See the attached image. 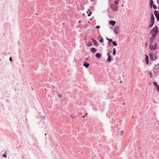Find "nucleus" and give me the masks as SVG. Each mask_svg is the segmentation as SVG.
<instances>
[{
  "label": "nucleus",
  "instance_id": "nucleus-1",
  "mask_svg": "<svg viewBox=\"0 0 159 159\" xmlns=\"http://www.w3.org/2000/svg\"><path fill=\"white\" fill-rule=\"evenodd\" d=\"M150 33L152 34V37L155 38L157 34L159 33L158 26H155L151 30Z\"/></svg>",
  "mask_w": 159,
  "mask_h": 159
},
{
  "label": "nucleus",
  "instance_id": "nucleus-2",
  "mask_svg": "<svg viewBox=\"0 0 159 159\" xmlns=\"http://www.w3.org/2000/svg\"><path fill=\"white\" fill-rule=\"evenodd\" d=\"M153 73L155 75L157 74V73L159 72V66L158 65H155L153 68Z\"/></svg>",
  "mask_w": 159,
  "mask_h": 159
},
{
  "label": "nucleus",
  "instance_id": "nucleus-3",
  "mask_svg": "<svg viewBox=\"0 0 159 159\" xmlns=\"http://www.w3.org/2000/svg\"><path fill=\"white\" fill-rule=\"evenodd\" d=\"M107 56L108 57L106 61L107 62L110 63L112 61H113V60L112 58V57H111L109 53H107Z\"/></svg>",
  "mask_w": 159,
  "mask_h": 159
},
{
  "label": "nucleus",
  "instance_id": "nucleus-4",
  "mask_svg": "<svg viewBox=\"0 0 159 159\" xmlns=\"http://www.w3.org/2000/svg\"><path fill=\"white\" fill-rule=\"evenodd\" d=\"M110 7L114 11H117L118 9V7L113 4H112L111 5Z\"/></svg>",
  "mask_w": 159,
  "mask_h": 159
},
{
  "label": "nucleus",
  "instance_id": "nucleus-5",
  "mask_svg": "<svg viewBox=\"0 0 159 159\" xmlns=\"http://www.w3.org/2000/svg\"><path fill=\"white\" fill-rule=\"evenodd\" d=\"M154 13L157 20L158 21H159V11L157 10H155L154 11Z\"/></svg>",
  "mask_w": 159,
  "mask_h": 159
},
{
  "label": "nucleus",
  "instance_id": "nucleus-6",
  "mask_svg": "<svg viewBox=\"0 0 159 159\" xmlns=\"http://www.w3.org/2000/svg\"><path fill=\"white\" fill-rule=\"evenodd\" d=\"M119 28L120 27L119 26H116L115 27L114 29V32L115 34H117L119 32Z\"/></svg>",
  "mask_w": 159,
  "mask_h": 159
},
{
  "label": "nucleus",
  "instance_id": "nucleus-7",
  "mask_svg": "<svg viewBox=\"0 0 159 159\" xmlns=\"http://www.w3.org/2000/svg\"><path fill=\"white\" fill-rule=\"evenodd\" d=\"M91 39L92 41V42L93 43L94 46H98L99 45L98 43L94 38H92Z\"/></svg>",
  "mask_w": 159,
  "mask_h": 159
},
{
  "label": "nucleus",
  "instance_id": "nucleus-8",
  "mask_svg": "<svg viewBox=\"0 0 159 159\" xmlns=\"http://www.w3.org/2000/svg\"><path fill=\"white\" fill-rule=\"evenodd\" d=\"M145 61L146 62L145 64L146 65H148V64L149 62V61H148L149 57H148V56L147 55V54H145Z\"/></svg>",
  "mask_w": 159,
  "mask_h": 159
},
{
  "label": "nucleus",
  "instance_id": "nucleus-9",
  "mask_svg": "<svg viewBox=\"0 0 159 159\" xmlns=\"http://www.w3.org/2000/svg\"><path fill=\"white\" fill-rule=\"evenodd\" d=\"M149 57L150 59V60L151 61H155V59H154V54H152L151 53H149Z\"/></svg>",
  "mask_w": 159,
  "mask_h": 159
},
{
  "label": "nucleus",
  "instance_id": "nucleus-10",
  "mask_svg": "<svg viewBox=\"0 0 159 159\" xmlns=\"http://www.w3.org/2000/svg\"><path fill=\"white\" fill-rule=\"evenodd\" d=\"M150 21L154 22L155 21V17L152 13H151L150 14Z\"/></svg>",
  "mask_w": 159,
  "mask_h": 159
},
{
  "label": "nucleus",
  "instance_id": "nucleus-11",
  "mask_svg": "<svg viewBox=\"0 0 159 159\" xmlns=\"http://www.w3.org/2000/svg\"><path fill=\"white\" fill-rule=\"evenodd\" d=\"M116 23V21L113 20H110L109 22V24L113 26H114L115 25Z\"/></svg>",
  "mask_w": 159,
  "mask_h": 159
},
{
  "label": "nucleus",
  "instance_id": "nucleus-12",
  "mask_svg": "<svg viewBox=\"0 0 159 159\" xmlns=\"http://www.w3.org/2000/svg\"><path fill=\"white\" fill-rule=\"evenodd\" d=\"M90 51L93 54L97 51V50L95 48L92 47L90 49Z\"/></svg>",
  "mask_w": 159,
  "mask_h": 159
},
{
  "label": "nucleus",
  "instance_id": "nucleus-13",
  "mask_svg": "<svg viewBox=\"0 0 159 159\" xmlns=\"http://www.w3.org/2000/svg\"><path fill=\"white\" fill-rule=\"evenodd\" d=\"M102 56V55L99 52L97 53L95 55V57L98 59H100Z\"/></svg>",
  "mask_w": 159,
  "mask_h": 159
},
{
  "label": "nucleus",
  "instance_id": "nucleus-14",
  "mask_svg": "<svg viewBox=\"0 0 159 159\" xmlns=\"http://www.w3.org/2000/svg\"><path fill=\"white\" fill-rule=\"evenodd\" d=\"M89 66V64L87 62H84L83 66H84L86 68H88Z\"/></svg>",
  "mask_w": 159,
  "mask_h": 159
},
{
  "label": "nucleus",
  "instance_id": "nucleus-15",
  "mask_svg": "<svg viewBox=\"0 0 159 159\" xmlns=\"http://www.w3.org/2000/svg\"><path fill=\"white\" fill-rule=\"evenodd\" d=\"M154 22H152V21H150L148 25V28H150L152 27V26L154 25Z\"/></svg>",
  "mask_w": 159,
  "mask_h": 159
},
{
  "label": "nucleus",
  "instance_id": "nucleus-16",
  "mask_svg": "<svg viewBox=\"0 0 159 159\" xmlns=\"http://www.w3.org/2000/svg\"><path fill=\"white\" fill-rule=\"evenodd\" d=\"M154 38L152 37V36L149 38L150 44H152L153 43L154 40L155 39Z\"/></svg>",
  "mask_w": 159,
  "mask_h": 159
},
{
  "label": "nucleus",
  "instance_id": "nucleus-17",
  "mask_svg": "<svg viewBox=\"0 0 159 159\" xmlns=\"http://www.w3.org/2000/svg\"><path fill=\"white\" fill-rule=\"evenodd\" d=\"M149 49H150L151 51H152L153 50H155L156 49H154L155 46L153 45H152V44H150L149 46Z\"/></svg>",
  "mask_w": 159,
  "mask_h": 159
},
{
  "label": "nucleus",
  "instance_id": "nucleus-18",
  "mask_svg": "<svg viewBox=\"0 0 159 159\" xmlns=\"http://www.w3.org/2000/svg\"><path fill=\"white\" fill-rule=\"evenodd\" d=\"M149 6L151 8H152V5L154 4L153 0H149Z\"/></svg>",
  "mask_w": 159,
  "mask_h": 159
},
{
  "label": "nucleus",
  "instance_id": "nucleus-19",
  "mask_svg": "<svg viewBox=\"0 0 159 159\" xmlns=\"http://www.w3.org/2000/svg\"><path fill=\"white\" fill-rule=\"evenodd\" d=\"M4 154L2 155V157L4 158H6L7 157V151H4Z\"/></svg>",
  "mask_w": 159,
  "mask_h": 159
},
{
  "label": "nucleus",
  "instance_id": "nucleus-20",
  "mask_svg": "<svg viewBox=\"0 0 159 159\" xmlns=\"http://www.w3.org/2000/svg\"><path fill=\"white\" fill-rule=\"evenodd\" d=\"M116 48H114L113 49V52H112V54L113 56H115L116 55Z\"/></svg>",
  "mask_w": 159,
  "mask_h": 159
},
{
  "label": "nucleus",
  "instance_id": "nucleus-21",
  "mask_svg": "<svg viewBox=\"0 0 159 159\" xmlns=\"http://www.w3.org/2000/svg\"><path fill=\"white\" fill-rule=\"evenodd\" d=\"M120 1V0H115L114 2V3L116 5H118Z\"/></svg>",
  "mask_w": 159,
  "mask_h": 159
},
{
  "label": "nucleus",
  "instance_id": "nucleus-22",
  "mask_svg": "<svg viewBox=\"0 0 159 159\" xmlns=\"http://www.w3.org/2000/svg\"><path fill=\"white\" fill-rule=\"evenodd\" d=\"M99 37L101 38L99 40V42L100 43H103L104 41L103 38L101 36H99Z\"/></svg>",
  "mask_w": 159,
  "mask_h": 159
},
{
  "label": "nucleus",
  "instance_id": "nucleus-23",
  "mask_svg": "<svg viewBox=\"0 0 159 159\" xmlns=\"http://www.w3.org/2000/svg\"><path fill=\"white\" fill-rule=\"evenodd\" d=\"M152 7H153V8L154 9H157V7L156 5L154 4L152 5Z\"/></svg>",
  "mask_w": 159,
  "mask_h": 159
},
{
  "label": "nucleus",
  "instance_id": "nucleus-24",
  "mask_svg": "<svg viewBox=\"0 0 159 159\" xmlns=\"http://www.w3.org/2000/svg\"><path fill=\"white\" fill-rule=\"evenodd\" d=\"M112 43L113 45L114 46H116L117 45V44L115 41H113L112 42Z\"/></svg>",
  "mask_w": 159,
  "mask_h": 159
},
{
  "label": "nucleus",
  "instance_id": "nucleus-25",
  "mask_svg": "<svg viewBox=\"0 0 159 159\" xmlns=\"http://www.w3.org/2000/svg\"><path fill=\"white\" fill-rule=\"evenodd\" d=\"M89 11H90L89 13L88 14V16H90L92 13V11H91L90 9H89Z\"/></svg>",
  "mask_w": 159,
  "mask_h": 159
},
{
  "label": "nucleus",
  "instance_id": "nucleus-26",
  "mask_svg": "<svg viewBox=\"0 0 159 159\" xmlns=\"http://www.w3.org/2000/svg\"><path fill=\"white\" fill-rule=\"evenodd\" d=\"M92 45V43L90 42H89L88 43V46L90 47Z\"/></svg>",
  "mask_w": 159,
  "mask_h": 159
},
{
  "label": "nucleus",
  "instance_id": "nucleus-27",
  "mask_svg": "<svg viewBox=\"0 0 159 159\" xmlns=\"http://www.w3.org/2000/svg\"><path fill=\"white\" fill-rule=\"evenodd\" d=\"M108 41H109V42L107 44H110V43L112 42L113 41L112 39H109V40Z\"/></svg>",
  "mask_w": 159,
  "mask_h": 159
},
{
  "label": "nucleus",
  "instance_id": "nucleus-28",
  "mask_svg": "<svg viewBox=\"0 0 159 159\" xmlns=\"http://www.w3.org/2000/svg\"><path fill=\"white\" fill-rule=\"evenodd\" d=\"M153 84L154 86L155 87H156L157 85L158 84H157V83L156 82L154 81L153 82Z\"/></svg>",
  "mask_w": 159,
  "mask_h": 159
},
{
  "label": "nucleus",
  "instance_id": "nucleus-29",
  "mask_svg": "<svg viewBox=\"0 0 159 159\" xmlns=\"http://www.w3.org/2000/svg\"><path fill=\"white\" fill-rule=\"evenodd\" d=\"M154 45L155 46V48L154 49H156L157 47V43H154Z\"/></svg>",
  "mask_w": 159,
  "mask_h": 159
},
{
  "label": "nucleus",
  "instance_id": "nucleus-30",
  "mask_svg": "<svg viewBox=\"0 0 159 159\" xmlns=\"http://www.w3.org/2000/svg\"><path fill=\"white\" fill-rule=\"evenodd\" d=\"M41 117L42 119V120H44L45 119V116H41Z\"/></svg>",
  "mask_w": 159,
  "mask_h": 159
},
{
  "label": "nucleus",
  "instance_id": "nucleus-31",
  "mask_svg": "<svg viewBox=\"0 0 159 159\" xmlns=\"http://www.w3.org/2000/svg\"><path fill=\"white\" fill-rule=\"evenodd\" d=\"M157 88V92H159V85H158L156 87Z\"/></svg>",
  "mask_w": 159,
  "mask_h": 159
},
{
  "label": "nucleus",
  "instance_id": "nucleus-32",
  "mask_svg": "<svg viewBox=\"0 0 159 159\" xmlns=\"http://www.w3.org/2000/svg\"><path fill=\"white\" fill-rule=\"evenodd\" d=\"M149 74L150 77L151 78H152V73L150 71H149Z\"/></svg>",
  "mask_w": 159,
  "mask_h": 159
},
{
  "label": "nucleus",
  "instance_id": "nucleus-33",
  "mask_svg": "<svg viewBox=\"0 0 159 159\" xmlns=\"http://www.w3.org/2000/svg\"><path fill=\"white\" fill-rule=\"evenodd\" d=\"M95 28H96L97 29H99L100 28V26L99 25L96 26L95 27Z\"/></svg>",
  "mask_w": 159,
  "mask_h": 159
},
{
  "label": "nucleus",
  "instance_id": "nucleus-34",
  "mask_svg": "<svg viewBox=\"0 0 159 159\" xmlns=\"http://www.w3.org/2000/svg\"><path fill=\"white\" fill-rule=\"evenodd\" d=\"M9 60L10 62H12V60L11 57H10Z\"/></svg>",
  "mask_w": 159,
  "mask_h": 159
},
{
  "label": "nucleus",
  "instance_id": "nucleus-35",
  "mask_svg": "<svg viewBox=\"0 0 159 159\" xmlns=\"http://www.w3.org/2000/svg\"><path fill=\"white\" fill-rule=\"evenodd\" d=\"M124 134V132L123 131H121V134L123 135Z\"/></svg>",
  "mask_w": 159,
  "mask_h": 159
},
{
  "label": "nucleus",
  "instance_id": "nucleus-36",
  "mask_svg": "<svg viewBox=\"0 0 159 159\" xmlns=\"http://www.w3.org/2000/svg\"><path fill=\"white\" fill-rule=\"evenodd\" d=\"M157 59V54H155V57L154 59H155V60Z\"/></svg>",
  "mask_w": 159,
  "mask_h": 159
},
{
  "label": "nucleus",
  "instance_id": "nucleus-37",
  "mask_svg": "<svg viewBox=\"0 0 159 159\" xmlns=\"http://www.w3.org/2000/svg\"><path fill=\"white\" fill-rule=\"evenodd\" d=\"M90 58V57L89 56V57L88 58H85V60L86 61L88 60V59Z\"/></svg>",
  "mask_w": 159,
  "mask_h": 159
},
{
  "label": "nucleus",
  "instance_id": "nucleus-38",
  "mask_svg": "<svg viewBox=\"0 0 159 159\" xmlns=\"http://www.w3.org/2000/svg\"><path fill=\"white\" fill-rule=\"evenodd\" d=\"M157 3L159 5V0H157Z\"/></svg>",
  "mask_w": 159,
  "mask_h": 159
},
{
  "label": "nucleus",
  "instance_id": "nucleus-39",
  "mask_svg": "<svg viewBox=\"0 0 159 159\" xmlns=\"http://www.w3.org/2000/svg\"><path fill=\"white\" fill-rule=\"evenodd\" d=\"M145 45L146 47H147V46H148V44H147V42H146L145 43Z\"/></svg>",
  "mask_w": 159,
  "mask_h": 159
},
{
  "label": "nucleus",
  "instance_id": "nucleus-40",
  "mask_svg": "<svg viewBox=\"0 0 159 159\" xmlns=\"http://www.w3.org/2000/svg\"><path fill=\"white\" fill-rule=\"evenodd\" d=\"M61 95L60 94H58V97H59V98H61Z\"/></svg>",
  "mask_w": 159,
  "mask_h": 159
},
{
  "label": "nucleus",
  "instance_id": "nucleus-41",
  "mask_svg": "<svg viewBox=\"0 0 159 159\" xmlns=\"http://www.w3.org/2000/svg\"><path fill=\"white\" fill-rule=\"evenodd\" d=\"M106 39L107 40H109V39H110L108 38L107 37H106Z\"/></svg>",
  "mask_w": 159,
  "mask_h": 159
},
{
  "label": "nucleus",
  "instance_id": "nucleus-42",
  "mask_svg": "<svg viewBox=\"0 0 159 159\" xmlns=\"http://www.w3.org/2000/svg\"><path fill=\"white\" fill-rule=\"evenodd\" d=\"M85 116H85V115H84V116H82V118H84Z\"/></svg>",
  "mask_w": 159,
  "mask_h": 159
},
{
  "label": "nucleus",
  "instance_id": "nucleus-43",
  "mask_svg": "<svg viewBox=\"0 0 159 159\" xmlns=\"http://www.w3.org/2000/svg\"><path fill=\"white\" fill-rule=\"evenodd\" d=\"M81 20H79V21H78V23H81Z\"/></svg>",
  "mask_w": 159,
  "mask_h": 159
},
{
  "label": "nucleus",
  "instance_id": "nucleus-44",
  "mask_svg": "<svg viewBox=\"0 0 159 159\" xmlns=\"http://www.w3.org/2000/svg\"><path fill=\"white\" fill-rule=\"evenodd\" d=\"M108 53H109L110 54L111 53V51H109Z\"/></svg>",
  "mask_w": 159,
  "mask_h": 159
},
{
  "label": "nucleus",
  "instance_id": "nucleus-45",
  "mask_svg": "<svg viewBox=\"0 0 159 159\" xmlns=\"http://www.w3.org/2000/svg\"><path fill=\"white\" fill-rule=\"evenodd\" d=\"M87 115V113H86L85 114V116H86Z\"/></svg>",
  "mask_w": 159,
  "mask_h": 159
},
{
  "label": "nucleus",
  "instance_id": "nucleus-46",
  "mask_svg": "<svg viewBox=\"0 0 159 159\" xmlns=\"http://www.w3.org/2000/svg\"><path fill=\"white\" fill-rule=\"evenodd\" d=\"M92 19H93L92 18H90V20H92Z\"/></svg>",
  "mask_w": 159,
  "mask_h": 159
},
{
  "label": "nucleus",
  "instance_id": "nucleus-47",
  "mask_svg": "<svg viewBox=\"0 0 159 159\" xmlns=\"http://www.w3.org/2000/svg\"><path fill=\"white\" fill-rule=\"evenodd\" d=\"M120 83H122V81H120Z\"/></svg>",
  "mask_w": 159,
  "mask_h": 159
},
{
  "label": "nucleus",
  "instance_id": "nucleus-48",
  "mask_svg": "<svg viewBox=\"0 0 159 159\" xmlns=\"http://www.w3.org/2000/svg\"><path fill=\"white\" fill-rule=\"evenodd\" d=\"M125 105V103H124L122 104V105Z\"/></svg>",
  "mask_w": 159,
  "mask_h": 159
},
{
  "label": "nucleus",
  "instance_id": "nucleus-49",
  "mask_svg": "<svg viewBox=\"0 0 159 159\" xmlns=\"http://www.w3.org/2000/svg\"><path fill=\"white\" fill-rule=\"evenodd\" d=\"M157 65H158V66H159V63L158 64H157Z\"/></svg>",
  "mask_w": 159,
  "mask_h": 159
},
{
  "label": "nucleus",
  "instance_id": "nucleus-50",
  "mask_svg": "<svg viewBox=\"0 0 159 159\" xmlns=\"http://www.w3.org/2000/svg\"><path fill=\"white\" fill-rule=\"evenodd\" d=\"M47 135V134H45V135Z\"/></svg>",
  "mask_w": 159,
  "mask_h": 159
},
{
  "label": "nucleus",
  "instance_id": "nucleus-51",
  "mask_svg": "<svg viewBox=\"0 0 159 159\" xmlns=\"http://www.w3.org/2000/svg\"><path fill=\"white\" fill-rule=\"evenodd\" d=\"M150 65H151V63H150V64H149Z\"/></svg>",
  "mask_w": 159,
  "mask_h": 159
},
{
  "label": "nucleus",
  "instance_id": "nucleus-52",
  "mask_svg": "<svg viewBox=\"0 0 159 159\" xmlns=\"http://www.w3.org/2000/svg\"><path fill=\"white\" fill-rule=\"evenodd\" d=\"M91 2H92L93 1L92 0H90Z\"/></svg>",
  "mask_w": 159,
  "mask_h": 159
},
{
  "label": "nucleus",
  "instance_id": "nucleus-53",
  "mask_svg": "<svg viewBox=\"0 0 159 159\" xmlns=\"http://www.w3.org/2000/svg\"><path fill=\"white\" fill-rule=\"evenodd\" d=\"M83 15L84 16V13L83 14Z\"/></svg>",
  "mask_w": 159,
  "mask_h": 159
},
{
  "label": "nucleus",
  "instance_id": "nucleus-54",
  "mask_svg": "<svg viewBox=\"0 0 159 159\" xmlns=\"http://www.w3.org/2000/svg\"><path fill=\"white\" fill-rule=\"evenodd\" d=\"M122 7H123V5H122Z\"/></svg>",
  "mask_w": 159,
  "mask_h": 159
},
{
  "label": "nucleus",
  "instance_id": "nucleus-55",
  "mask_svg": "<svg viewBox=\"0 0 159 159\" xmlns=\"http://www.w3.org/2000/svg\"><path fill=\"white\" fill-rule=\"evenodd\" d=\"M71 117H72V116L71 115Z\"/></svg>",
  "mask_w": 159,
  "mask_h": 159
},
{
  "label": "nucleus",
  "instance_id": "nucleus-56",
  "mask_svg": "<svg viewBox=\"0 0 159 159\" xmlns=\"http://www.w3.org/2000/svg\"><path fill=\"white\" fill-rule=\"evenodd\" d=\"M158 48H159V46H158Z\"/></svg>",
  "mask_w": 159,
  "mask_h": 159
}]
</instances>
